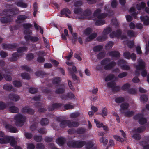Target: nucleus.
Here are the masks:
<instances>
[{
  "label": "nucleus",
  "instance_id": "8fccbe9b",
  "mask_svg": "<svg viewBox=\"0 0 149 149\" xmlns=\"http://www.w3.org/2000/svg\"><path fill=\"white\" fill-rule=\"evenodd\" d=\"M81 12V10L79 8H77L74 9V13L76 14H80Z\"/></svg>",
  "mask_w": 149,
  "mask_h": 149
},
{
  "label": "nucleus",
  "instance_id": "680f3d73",
  "mask_svg": "<svg viewBox=\"0 0 149 149\" xmlns=\"http://www.w3.org/2000/svg\"><path fill=\"white\" fill-rule=\"evenodd\" d=\"M115 84L114 82H110L107 83V86L109 87H113L115 86Z\"/></svg>",
  "mask_w": 149,
  "mask_h": 149
},
{
  "label": "nucleus",
  "instance_id": "5fc2aeb1",
  "mask_svg": "<svg viewBox=\"0 0 149 149\" xmlns=\"http://www.w3.org/2000/svg\"><path fill=\"white\" fill-rule=\"evenodd\" d=\"M124 100V99L123 97H119L117 98L115 100L116 102L118 103H120L122 102Z\"/></svg>",
  "mask_w": 149,
  "mask_h": 149
},
{
  "label": "nucleus",
  "instance_id": "f03ea898",
  "mask_svg": "<svg viewBox=\"0 0 149 149\" xmlns=\"http://www.w3.org/2000/svg\"><path fill=\"white\" fill-rule=\"evenodd\" d=\"M101 10L100 9L96 10L94 12L93 16L97 17V19L95 22V24L97 26L102 25L105 23L104 21L103 18L105 17L107 15L106 13L100 14Z\"/></svg>",
  "mask_w": 149,
  "mask_h": 149
},
{
  "label": "nucleus",
  "instance_id": "c756f323",
  "mask_svg": "<svg viewBox=\"0 0 149 149\" xmlns=\"http://www.w3.org/2000/svg\"><path fill=\"white\" fill-rule=\"evenodd\" d=\"M135 11V8H131L129 10V12L130 13L131 15L135 18H136V15L137 14Z\"/></svg>",
  "mask_w": 149,
  "mask_h": 149
},
{
  "label": "nucleus",
  "instance_id": "5701e85b",
  "mask_svg": "<svg viewBox=\"0 0 149 149\" xmlns=\"http://www.w3.org/2000/svg\"><path fill=\"white\" fill-rule=\"evenodd\" d=\"M140 19L143 22L144 25H146L149 24V18L148 17H141Z\"/></svg>",
  "mask_w": 149,
  "mask_h": 149
},
{
  "label": "nucleus",
  "instance_id": "e433bc0d",
  "mask_svg": "<svg viewBox=\"0 0 149 149\" xmlns=\"http://www.w3.org/2000/svg\"><path fill=\"white\" fill-rule=\"evenodd\" d=\"M13 84L15 86L17 87H19L22 86L21 82L17 80L14 81Z\"/></svg>",
  "mask_w": 149,
  "mask_h": 149
},
{
  "label": "nucleus",
  "instance_id": "72a5a7b5",
  "mask_svg": "<svg viewBox=\"0 0 149 149\" xmlns=\"http://www.w3.org/2000/svg\"><path fill=\"white\" fill-rule=\"evenodd\" d=\"M92 32V29L90 28H88L85 29L84 32V33L86 35H88L90 34Z\"/></svg>",
  "mask_w": 149,
  "mask_h": 149
},
{
  "label": "nucleus",
  "instance_id": "9d476101",
  "mask_svg": "<svg viewBox=\"0 0 149 149\" xmlns=\"http://www.w3.org/2000/svg\"><path fill=\"white\" fill-rule=\"evenodd\" d=\"M85 143L84 141H74L69 142L68 145L70 147L80 148L85 145Z\"/></svg>",
  "mask_w": 149,
  "mask_h": 149
},
{
  "label": "nucleus",
  "instance_id": "9b49d317",
  "mask_svg": "<svg viewBox=\"0 0 149 149\" xmlns=\"http://www.w3.org/2000/svg\"><path fill=\"white\" fill-rule=\"evenodd\" d=\"M111 31V28L108 27L104 29L103 32V35L99 37L97 40L99 41H102L105 40L107 38V35Z\"/></svg>",
  "mask_w": 149,
  "mask_h": 149
},
{
  "label": "nucleus",
  "instance_id": "6ab92c4d",
  "mask_svg": "<svg viewBox=\"0 0 149 149\" xmlns=\"http://www.w3.org/2000/svg\"><path fill=\"white\" fill-rule=\"evenodd\" d=\"M121 34V31L120 30H118L117 31L116 33L115 32H112L110 34V36L111 37L113 38L114 37H116L117 38L120 37L122 39H123V36H121L120 37V35Z\"/></svg>",
  "mask_w": 149,
  "mask_h": 149
},
{
  "label": "nucleus",
  "instance_id": "774afa93",
  "mask_svg": "<svg viewBox=\"0 0 149 149\" xmlns=\"http://www.w3.org/2000/svg\"><path fill=\"white\" fill-rule=\"evenodd\" d=\"M130 28L131 29H134L136 27V25L133 22H131L129 24Z\"/></svg>",
  "mask_w": 149,
  "mask_h": 149
},
{
  "label": "nucleus",
  "instance_id": "a19ab883",
  "mask_svg": "<svg viewBox=\"0 0 149 149\" xmlns=\"http://www.w3.org/2000/svg\"><path fill=\"white\" fill-rule=\"evenodd\" d=\"M114 77V75L112 74H110L107 76L105 79V81H108L111 80Z\"/></svg>",
  "mask_w": 149,
  "mask_h": 149
},
{
  "label": "nucleus",
  "instance_id": "338daca9",
  "mask_svg": "<svg viewBox=\"0 0 149 149\" xmlns=\"http://www.w3.org/2000/svg\"><path fill=\"white\" fill-rule=\"evenodd\" d=\"M133 138L136 140H139L140 139L141 137L138 134H134L133 136Z\"/></svg>",
  "mask_w": 149,
  "mask_h": 149
},
{
  "label": "nucleus",
  "instance_id": "37998d69",
  "mask_svg": "<svg viewBox=\"0 0 149 149\" xmlns=\"http://www.w3.org/2000/svg\"><path fill=\"white\" fill-rule=\"evenodd\" d=\"M64 32L65 34L64 35H62V37L63 39L66 40L67 39L66 37L68 36V31L67 29H65L64 30Z\"/></svg>",
  "mask_w": 149,
  "mask_h": 149
},
{
  "label": "nucleus",
  "instance_id": "20e7f679",
  "mask_svg": "<svg viewBox=\"0 0 149 149\" xmlns=\"http://www.w3.org/2000/svg\"><path fill=\"white\" fill-rule=\"evenodd\" d=\"M129 107V105L127 103H123L121 106L120 111L121 113L124 114L127 117H130L132 116L134 114V112L130 111H126Z\"/></svg>",
  "mask_w": 149,
  "mask_h": 149
},
{
  "label": "nucleus",
  "instance_id": "603ef678",
  "mask_svg": "<svg viewBox=\"0 0 149 149\" xmlns=\"http://www.w3.org/2000/svg\"><path fill=\"white\" fill-rule=\"evenodd\" d=\"M102 46L100 45L97 46L95 47L93 49L95 52L100 51L102 49Z\"/></svg>",
  "mask_w": 149,
  "mask_h": 149
},
{
  "label": "nucleus",
  "instance_id": "69168bd1",
  "mask_svg": "<svg viewBox=\"0 0 149 149\" xmlns=\"http://www.w3.org/2000/svg\"><path fill=\"white\" fill-rule=\"evenodd\" d=\"M0 55L2 57H5L8 55L5 52L2 51L0 53Z\"/></svg>",
  "mask_w": 149,
  "mask_h": 149
},
{
  "label": "nucleus",
  "instance_id": "f8f14e48",
  "mask_svg": "<svg viewBox=\"0 0 149 149\" xmlns=\"http://www.w3.org/2000/svg\"><path fill=\"white\" fill-rule=\"evenodd\" d=\"M92 13L90 10H86L83 13V15L79 18L80 19H90L91 18Z\"/></svg>",
  "mask_w": 149,
  "mask_h": 149
},
{
  "label": "nucleus",
  "instance_id": "c9c22d12",
  "mask_svg": "<svg viewBox=\"0 0 149 149\" xmlns=\"http://www.w3.org/2000/svg\"><path fill=\"white\" fill-rule=\"evenodd\" d=\"M148 99L147 97L145 95H142L140 97V101L143 102H144L147 101Z\"/></svg>",
  "mask_w": 149,
  "mask_h": 149
},
{
  "label": "nucleus",
  "instance_id": "79ce46f5",
  "mask_svg": "<svg viewBox=\"0 0 149 149\" xmlns=\"http://www.w3.org/2000/svg\"><path fill=\"white\" fill-rule=\"evenodd\" d=\"M21 76L22 78L24 79H28L30 78L29 75L28 74L26 73L22 74L21 75Z\"/></svg>",
  "mask_w": 149,
  "mask_h": 149
},
{
  "label": "nucleus",
  "instance_id": "f3484780",
  "mask_svg": "<svg viewBox=\"0 0 149 149\" xmlns=\"http://www.w3.org/2000/svg\"><path fill=\"white\" fill-rule=\"evenodd\" d=\"M71 14V12L68 9H65L62 10L61 12V15L62 16L65 15L66 17H70V15Z\"/></svg>",
  "mask_w": 149,
  "mask_h": 149
},
{
  "label": "nucleus",
  "instance_id": "13d9d810",
  "mask_svg": "<svg viewBox=\"0 0 149 149\" xmlns=\"http://www.w3.org/2000/svg\"><path fill=\"white\" fill-rule=\"evenodd\" d=\"M124 56L125 58L127 59H129L130 58V54L129 52H125L124 54Z\"/></svg>",
  "mask_w": 149,
  "mask_h": 149
},
{
  "label": "nucleus",
  "instance_id": "b1692460",
  "mask_svg": "<svg viewBox=\"0 0 149 149\" xmlns=\"http://www.w3.org/2000/svg\"><path fill=\"white\" fill-rule=\"evenodd\" d=\"M29 18L27 17L25 15H20L18 16L17 22H20L21 21H22L26 18Z\"/></svg>",
  "mask_w": 149,
  "mask_h": 149
},
{
  "label": "nucleus",
  "instance_id": "7ed1b4c3",
  "mask_svg": "<svg viewBox=\"0 0 149 149\" xmlns=\"http://www.w3.org/2000/svg\"><path fill=\"white\" fill-rule=\"evenodd\" d=\"M10 141V144L12 146H13L17 144V142L15 139L13 137L8 136H5L3 138H0V143H7Z\"/></svg>",
  "mask_w": 149,
  "mask_h": 149
},
{
  "label": "nucleus",
  "instance_id": "423d86ee",
  "mask_svg": "<svg viewBox=\"0 0 149 149\" xmlns=\"http://www.w3.org/2000/svg\"><path fill=\"white\" fill-rule=\"evenodd\" d=\"M9 8L12 9V10L10 9L9 10L6 12H5V11L4 12L5 13H6L7 16L6 17H3L1 19V21L3 23H7L11 21L12 19L10 16L13 15V13L11 10L13 9V10H15V9L13 8V6L12 5L10 6Z\"/></svg>",
  "mask_w": 149,
  "mask_h": 149
},
{
  "label": "nucleus",
  "instance_id": "bb28decb",
  "mask_svg": "<svg viewBox=\"0 0 149 149\" xmlns=\"http://www.w3.org/2000/svg\"><path fill=\"white\" fill-rule=\"evenodd\" d=\"M116 65V63L114 62H112L106 65L105 67V69L106 70H109L110 69Z\"/></svg>",
  "mask_w": 149,
  "mask_h": 149
},
{
  "label": "nucleus",
  "instance_id": "2f4dec72",
  "mask_svg": "<svg viewBox=\"0 0 149 149\" xmlns=\"http://www.w3.org/2000/svg\"><path fill=\"white\" fill-rule=\"evenodd\" d=\"M56 143L60 145H63L64 143V139L62 137L58 138L56 140Z\"/></svg>",
  "mask_w": 149,
  "mask_h": 149
},
{
  "label": "nucleus",
  "instance_id": "f257e3e1",
  "mask_svg": "<svg viewBox=\"0 0 149 149\" xmlns=\"http://www.w3.org/2000/svg\"><path fill=\"white\" fill-rule=\"evenodd\" d=\"M138 65L136 66V70L135 72L136 75L140 74V70H141V75L143 77H145L147 74V72L144 69L145 66V63L141 59L138 60Z\"/></svg>",
  "mask_w": 149,
  "mask_h": 149
},
{
  "label": "nucleus",
  "instance_id": "2eb2a0df",
  "mask_svg": "<svg viewBox=\"0 0 149 149\" xmlns=\"http://www.w3.org/2000/svg\"><path fill=\"white\" fill-rule=\"evenodd\" d=\"M135 119H139V121L140 124H144L146 122V119L144 118L143 116L141 114H138L135 116Z\"/></svg>",
  "mask_w": 149,
  "mask_h": 149
},
{
  "label": "nucleus",
  "instance_id": "7c9ffc66",
  "mask_svg": "<svg viewBox=\"0 0 149 149\" xmlns=\"http://www.w3.org/2000/svg\"><path fill=\"white\" fill-rule=\"evenodd\" d=\"M64 87H62L61 86L59 87V88H58L56 90V93L58 94H61L63 93L64 91Z\"/></svg>",
  "mask_w": 149,
  "mask_h": 149
},
{
  "label": "nucleus",
  "instance_id": "0e129e2a",
  "mask_svg": "<svg viewBox=\"0 0 149 149\" xmlns=\"http://www.w3.org/2000/svg\"><path fill=\"white\" fill-rule=\"evenodd\" d=\"M109 61V60L108 59H105L101 61V64L102 65L107 64Z\"/></svg>",
  "mask_w": 149,
  "mask_h": 149
},
{
  "label": "nucleus",
  "instance_id": "864d4df0",
  "mask_svg": "<svg viewBox=\"0 0 149 149\" xmlns=\"http://www.w3.org/2000/svg\"><path fill=\"white\" fill-rule=\"evenodd\" d=\"M34 57V56L32 54H29L27 55L26 57V59L30 60L33 59Z\"/></svg>",
  "mask_w": 149,
  "mask_h": 149
},
{
  "label": "nucleus",
  "instance_id": "6e6552de",
  "mask_svg": "<svg viewBox=\"0 0 149 149\" xmlns=\"http://www.w3.org/2000/svg\"><path fill=\"white\" fill-rule=\"evenodd\" d=\"M25 35V38L26 40H30L31 42H35L38 40V38L36 37H32L30 36L32 34V31L29 29H26L24 31Z\"/></svg>",
  "mask_w": 149,
  "mask_h": 149
},
{
  "label": "nucleus",
  "instance_id": "473e14b6",
  "mask_svg": "<svg viewBox=\"0 0 149 149\" xmlns=\"http://www.w3.org/2000/svg\"><path fill=\"white\" fill-rule=\"evenodd\" d=\"M95 143L94 142L89 141L86 144V148L87 149H90L95 145Z\"/></svg>",
  "mask_w": 149,
  "mask_h": 149
},
{
  "label": "nucleus",
  "instance_id": "f704fd0d",
  "mask_svg": "<svg viewBox=\"0 0 149 149\" xmlns=\"http://www.w3.org/2000/svg\"><path fill=\"white\" fill-rule=\"evenodd\" d=\"M145 128L143 127H139L137 128L136 129H134V132L135 133H139L145 130Z\"/></svg>",
  "mask_w": 149,
  "mask_h": 149
},
{
  "label": "nucleus",
  "instance_id": "a211bd4d",
  "mask_svg": "<svg viewBox=\"0 0 149 149\" xmlns=\"http://www.w3.org/2000/svg\"><path fill=\"white\" fill-rule=\"evenodd\" d=\"M22 111L24 113H27L29 114H33L34 111L33 109L30 108L29 107H25L22 108Z\"/></svg>",
  "mask_w": 149,
  "mask_h": 149
},
{
  "label": "nucleus",
  "instance_id": "1a4fd4ad",
  "mask_svg": "<svg viewBox=\"0 0 149 149\" xmlns=\"http://www.w3.org/2000/svg\"><path fill=\"white\" fill-rule=\"evenodd\" d=\"M79 125V123L78 122L71 123L70 121L66 120L62 121L60 123V126L61 127L64 128L66 126H68L69 127H77Z\"/></svg>",
  "mask_w": 149,
  "mask_h": 149
},
{
  "label": "nucleus",
  "instance_id": "e2e57ef3",
  "mask_svg": "<svg viewBox=\"0 0 149 149\" xmlns=\"http://www.w3.org/2000/svg\"><path fill=\"white\" fill-rule=\"evenodd\" d=\"M82 4V3L81 1H77L74 2V6L76 7L80 6Z\"/></svg>",
  "mask_w": 149,
  "mask_h": 149
},
{
  "label": "nucleus",
  "instance_id": "49530a36",
  "mask_svg": "<svg viewBox=\"0 0 149 149\" xmlns=\"http://www.w3.org/2000/svg\"><path fill=\"white\" fill-rule=\"evenodd\" d=\"M80 115V114L78 112L73 113L70 114V117L73 118H76Z\"/></svg>",
  "mask_w": 149,
  "mask_h": 149
},
{
  "label": "nucleus",
  "instance_id": "c03bdc74",
  "mask_svg": "<svg viewBox=\"0 0 149 149\" xmlns=\"http://www.w3.org/2000/svg\"><path fill=\"white\" fill-rule=\"evenodd\" d=\"M118 2L116 0H112L111 3V6L113 8H116L117 6Z\"/></svg>",
  "mask_w": 149,
  "mask_h": 149
},
{
  "label": "nucleus",
  "instance_id": "39448f33",
  "mask_svg": "<svg viewBox=\"0 0 149 149\" xmlns=\"http://www.w3.org/2000/svg\"><path fill=\"white\" fill-rule=\"evenodd\" d=\"M26 119V117L23 116L20 114H16L14 118L15 123L17 126H22L23 125L25 120Z\"/></svg>",
  "mask_w": 149,
  "mask_h": 149
},
{
  "label": "nucleus",
  "instance_id": "bf43d9fd",
  "mask_svg": "<svg viewBox=\"0 0 149 149\" xmlns=\"http://www.w3.org/2000/svg\"><path fill=\"white\" fill-rule=\"evenodd\" d=\"M128 35L131 37L135 36L136 34L134 33L133 31L130 30L127 32Z\"/></svg>",
  "mask_w": 149,
  "mask_h": 149
},
{
  "label": "nucleus",
  "instance_id": "dca6fc26",
  "mask_svg": "<svg viewBox=\"0 0 149 149\" xmlns=\"http://www.w3.org/2000/svg\"><path fill=\"white\" fill-rule=\"evenodd\" d=\"M94 121L96 123L97 127H102L103 128L104 130L106 131H108V128L106 125H104L102 123H100L97 120H95Z\"/></svg>",
  "mask_w": 149,
  "mask_h": 149
},
{
  "label": "nucleus",
  "instance_id": "a18cd8bd",
  "mask_svg": "<svg viewBox=\"0 0 149 149\" xmlns=\"http://www.w3.org/2000/svg\"><path fill=\"white\" fill-rule=\"evenodd\" d=\"M100 141L103 143V145H106L108 143V140L104 139L103 137H101L100 139Z\"/></svg>",
  "mask_w": 149,
  "mask_h": 149
},
{
  "label": "nucleus",
  "instance_id": "aec40b11",
  "mask_svg": "<svg viewBox=\"0 0 149 149\" xmlns=\"http://www.w3.org/2000/svg\"><path fill=\"white\" fill-rule=\"evenodd\" d=\"M9 97L10 100L15 101H18L20 99L19 96L16 94H10L9 95Z\"/></svg>",
  "mask_w": 149,
  "mask_h": 149
},
{
  "label": "nucleus",
  "instance_id": "4468645a",
  "mask_svg": "<svg viewBox=\"0 0 149 149\" xmlns=\"http://www.w3.org/2000/svg\"><path fill=\"white\" fill-rule=\"evenodd\" d=\"M3 125L5 128L11 132H18L17 129L13 127L6 122L3 123Z\"/></svg>",
  "mask_w": 149,
  "mask_h": 149
},
{
  "label": "nucleus",
  "instance_id": "ea45409f",
  "mask_svg": "<svg viewBox=\"0 0 149 149\" xmlns=\"http://www.w3.org/2000/svg\"><path fill=\"white\" fill-rule=\"evenodd\" d=\"M3 88L5 90H9L12 89V86L10 84H6L4 85Z\"/></svg>",
  "mask_w": 149,
  "mask_h": 149
},
{
  "label": "nucleus",
  "instance_id": "0eeeda50",
  "mask_svg": "<svg viewBox=\"0 0 149 149\" xmlns=\"http://www.w3.org/2000/svg\"><path fill=\"white\" fill-rule=\"evenodd\" d=\"M26 47H21L17 49V52L13 54L12 57L10 59L11 61H15L17 60L19 56L22 54L23 52L27 50Z\"/></svg>",
  "mask_w": 149,
  "mask_h": 149
},
{
  "label": "nucleus",
  "instance_id": "09e8293b",
  "mask_svg": "<svg viewBox=\"0 0 149 149\" xmlns=\"http://www.w3.org/2000/svg\"><path fill=\"white\" fill-rule=\"evenodd\" d=\"M113 137L115 139L119 141L122 142L124 140L123 139L121 138L120 137L117 135H114Z\"/></svg>",
  "mask_w": 149,
  "mask_h": 149
},
{
  "label": "nucleus",
  "instance_id": "393cba45",
  "mask_svg": "<svg viewBox=\"0 0 149 149\" xmlns=\"http://www.w3.org/2000/svg\"><path fill=\"white\" fill-rule=\"evenodd\" d=\"M9 110L11 112L16 113L19 111L18 109L15 106H12L10 107Z\"/></svg>",
  "mask_w": 149,
  "mask_h": 149
},
{
  "label": "nucleus",
  "instance_id": "4c0bfd02",
  "mask_svg": "<svg viewBox=\"0 0 149 149\" xmlns=\"http://www.w3.org/2000/svg\"><path fill=\"white\" fill-rule=\"evenodd\" d=\"M49 121L46 118L42 119L40 121V124L42 125H47Z\"/></svg>",
  "mask_w": 149,
  "mask_h": 149
},
{
  "label": "nucleus",
  "instance_id": "58836bf2",
  "mask_svg": "<svg viewBox=\"0 0 149 149\" xmlns=\"http://www.w3.org/2000/svg\"><path fill=\"white\" fill-rule=\"evenodd\" d=\"M64 110H66L72 109L73 108L74 106L73 105L70 104H67L64 105L63 107Z\"/></svg>",
  "mask_w": 149,
  "mask_h": 149
},
{
  "label": "nucleus",
  "instance_id": "4be33fe9",
  "mask_svg": "<svg viewBox=\"0 0 149 149\" xmlns=\"http://www.w3.org/2000/svg\"><path fill=\"white\" fill-rule=\"evenodd\" d=\"M62 106V105L61 104L55 103L52 104L50 107L48 108V109L49 110L52 111L55 109L58 108Z\"/></svg>",
  "mask_w": 149,
  "mask_h": 149
},
{
  "label": "nucleus",
  "instance_id": "c85d7f7f",
  "mask_svg": "<svg viewBox=\"0 0 149 149\" xmlns=\"http://www.w3.org/2000/svg\"><path fill=\"white\" fill-rule=\"evenodd\" d=\"M146 6V3L143 2H142L140 4H137V8L138 10H140L142 8H144Z\"/></svg>",
  "mask_w": 149,
  "mask_h": 149
},
{
  "label": "nucleus",
  "instance_id": "3c124183",
  "mask_svg": "<svg viewBox=\"0 0 149 149\" xmlns=\"http://www.w3.org/2000/svg\"><path fill=\"white\" fill-rule=\"evenodd\" d=\"M36 148L37 149H44L45 147L42 144L39 143L37 144Z\"/></svg>",
  "mask_w": 149,
  "mask_h": 149
},
{
  "label": "nucleus",
  "instance_id": "6e6d98bb",
  "mask_svg": "<svg viewBox=\"0 0 149 149\" xmlns=\"http://www.w3.org/2000/svg\"><path fill=\"white\" fill-rule=\"evenodd\" d=\"M127 74V72H123L119 74L118 75V77L119 78H121L126 76Z\"/></svg>",
  "mask_w": 149,
  "mask_h": 149
},
{
  "label": "nucleus",
  "instance_id": "cd10ccee",
  "mask_svg": "<svg viewBox=\"0 0 149 149\" xmlns=\"http://www.w3.org/2000/svg\"><path fill=\"white\" fill-rule=\"evenodd\" d=\"M109 55L113 57H118L119 56V53L118 52L112 51L109 53Z\"/></svg>",
  "mask_w": 149,
  "mask_h": 149
},
{
  "label": "nucleus",
  "instance_id": "de8ad7c7",
  "mask_svg": "<svg viewBox=\"0 0 149 149\" xmlns=\"http://www.w3.org/2000/svg\"><path fill=\"white\" fill-rule=\"evenodd\" d=\"M32 26V25L29 23H25L23 24V27L25 29H27L30 28Z\"/></svg>",
  "mask_w": 149,
  "mask_h": 149
},
{
  "label": "nucleus",
  "instance_id": "ddd939ff",
  "mask_svg": "<svg viewBox=\"0 0 149 149\" xmlns=\"http://www.w3.org/2000/svg\"><path fill=\"white\" fill-rule=\"evenodd\" d=\"M126 62L123 60H120L118 63V65L120 66L121 68L125 70H128L130 69V67L125 65Z\"/></svg>",
  "mask_w": 149,
  "mask_h": 149
},
{
  "label": "nucleus",
  "instance_id": "a878e982",
  "mask_svg": "<svg viewBox=\"0 0 149 149\" xmlns=\"http://www.w3.org/2000/svg\"><path fill=\"white\" fill-rule=\"evenodd\" d=\"M17 5L18 7L23 8H26L27 6L26 3L22 1L18 2L17 3Z\"/></svg>",
  "mask_w": 149,
  "mask_h": 149
},
{
  "label": "nucleus",
  "instance_id": "052dcab7",
  "mask_svg": "<svg viewBox=\"0 0 149 149\" xmlns=\"http://www.w3.org/2000/svg\"><path fill=\"white\" fill-rule=\"evenodd\" d=\"M37 90L35 88H31L29 89V92L31 93H36L37 92Z\"/></svg>",
  "mask_w": 149,
  "mask_h": 149
},
{
  "label": "nucleus",
  "instance_id": "412c9836",
  "mask_svg": "<svg viewBox=\"0 0 149 149\" xmlns=\"http://www.w3.org/2000/svg\"><path fill=\"white\" fill-rule=\"evenodd\" d=\"M97 36V34L95 33H94L88 37L86 39V41L88 42L91 41L92 40L95 38Z\"/></svg>",
  "mask_w": 149,
  "mask_h": 149
},
{
  "label": "nucleus",
  "instance_id": "4d7b16f0",
  "mask_svg": "<svg viewBox=\"0 0 149 149\" xmlns=\"http://www.w3.org/2000/svg\"><path fill=\"white\" fill-rule=\"evenodd\" d=\"M130 86V85L128 84H126L123 85L121 87V89L123 90H127Z\"/></svg>",
  "mask_w": 149,
  "mask_h": 149
}]
</instances>
